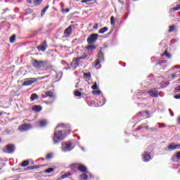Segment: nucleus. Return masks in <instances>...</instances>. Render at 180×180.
Listing matches in <instances>:
<instances>
[{
	"label": "nucleus",
	"instance_id": "obj_40",
	"mask_svg": "<svg viewBox=\"0 0 180 180\" xmlns=\"http://www.w3.org/2000/svg\"><path fill=\"white\" fill-rule=\"evenodd\" d=\"M92 94H93V95H101V91L100 90L93 91Z\"/></svg>",
	"mask_w": 180,
	"mask_h": 180
},
{
	"label": "nucleus",
	"instance_id": "obj_26",
	"mask_svg": "<svg viewBox=\"0 0 180 180\" xmlns=\"http://www.w3.org/2000/svg\"><path fill=\"white\" fill-rule=\"evenodd\" d=\"M164 56H165L168 58H171V55L169 54V53H168V51H165V53L161 54V57H164Z\"/></svg>",
	"mask_w": 180,
	"mask_h": 180
},
{
	"label": "nucleus",
	"instance_id": "obj_52",
	"mask_svg": "<svg viewBox=\"0 0 180 180\" xmlns=\"http://www.w3.org/2000/svg\"><path fill=\"white\" fill-rule=\"evenodd\" d=\"M159 127H160V128H161V127H165V124H164V123L159 124Z\"/></svg>",
	"mask_w": 180,
	"mask_h": 180
},
{
	"label": "nucleus",
	"instance_id": "obj_30",
	"mask_svg": "<svg viewBox=\"0 0 180 180\" xmlns=\"http://www.w3.org/2000/svg\"><path fill=\"white\" fill-rule=\"evenodd\" d=\"M25 15H29L30 13H33V9L28 8L25 10Z\"/></svg>",
	"mask_w": 180,
	"mask_h": 180
},
{
	"label": "nucleus",
	"instance_id": "obj_7",
	"mask_svg": "<svg viewBox=\"0 0 180 180\" xmlns=\"http://www.w3.org/2000/svg\"><path fill=\"white\" fill-rule=\"evenodd\" d=\"M32 129V124H23L18 127L19 131L23 132V131H27Z\"/></svg>",
	"mask_w": 180,
	"mask_h": 180
},
{
	"label": "nucleus",
	"instance_id": "obj_35",
	"mask_svg": "<svg viewBox=\"0 0 180 180\" xmlns=\"http://www.w3.org/2000/svg\"><path fill=\"white\" fill-rule=\"evenodd\" d=\"M101 61H102V60H99V59H96V60H95V62H94V67L95 68V67H98V65H99V64H101Z\"/></svg>",
	"mask_w": 180,
	"mask_h": 180
},
{
	"label": "nucleus",
	"instance_id": "obj_36",
	"mask_svg": "<svg viewBox=\"0 0 180 180\" xmlns=\"http://www.w3.org/2000/svg\"><path fill=\"white\" fill-rule=\"evenodd\" d=\"M74 95L75 96H81L82 95V93H81V91H79L78 90H76Z\"/></svg>",
	"mask_w": 180,
	"mask_h": 180
},
{
	"label": "nucleus",
	"instance_id": "obj_5",
	"mask_svg": "<svg viewBox=\"0 0 180 180\" xmlns=\"http://www.w3.org/2000/svg\"><path fill=\"white\" fill-rule=\"evenodd\" d=\"M15 150H16V148L13 144L6 145L4 148V153H6L7 154H13V153H15Z\"/></svg>",
	"mask_w": 180,
	"mask_h": 180
},
{
	"label": "nucleus",
	"instance_id": "obj_6",
	"mask_svg": "<svg viewBox=\"0 0 180 180\" xmlns=\"http://www.w3.org/2000/svg\"><path fill=\"white\" fill-rule=\"evenodd\" d=\"M34 82H37V78H27L22 83V86H29Z\"/></svg>",
	"mask_w": 180,
	"mask_h": 180
},
{
	"label": "nucleus",
	"instance_id": "obj_49",
	"mask_svg": "<svg viewBox=\"0 0 180 180\" xmlns=\"http://www.w3.org/2000/svg\"><path fill=\"white\" fill-rule=\"evenodd\" d=\"M176 123H177V124H179V126H180V115L176 119Z\"/></svg>",
	"mask_w": 180,
	"mask_h": 180
},
{
	"label": "nucleus",
	"instance_id": "obj_32",
	"mask_svg": "<svg viewBox=\"0 0 180 180\" xmlns=\"http://www.w3.org/2000/svg\"><path fill=\"white\" fill-rule=\"evenodd\" d=\"M175 28H176L175 25H170L169 27V30H168L169 33H172V32L175 30Z\"/></svg>",
	"mask_w": 180,
	"mask_h": 180
},
{
	"label": "nucleus",
	"instance_id": "obj_28",
	"mask_svg": "<svg viewBox=\"0 0 180 180\" xmlns=\"http://www.w3.org/2000/svg\"><path fill=\"white\" fill-rule=\"evenodd\" d=\"M53 157H54V154H53L52 153H49L46 155V160H51V158H53Z\"/></svg>",
	"mask_w": 180,
	"mask_h": 180
},
{
	"label": "nucleus",
	"instance_id": "obj_54",
	"mask_svg": "<svg viewBox=\"0 0 180 180\" xmlns=\"http://www.w3.org/2000/svg\"><path fill=\"white\" fill-rule=\"evenodd\" d=\"M145 113H146V115H150V112L148 111V110L145 111Z\"/></svg>",
	"mask_w": 180,
	"mask_h": 180
},
{
	"label": "nucleus",
	"instance_id": "obj_59",
	"mask_svg": "<svg viewBox=\"0 0 180 180\" xmlns=\"http://www.w3.org/2000/svg\"><path fill=\"white\" fill-rule=\"evenodd\" d=\"M23 122H26V120H24Z\"/></svg>",
	"mask_w": 180,
	"mask_h": 180
},
{
	"label": "nucleus",
	"instance_id": "obj_39",
	"mask_svg": "<svg viewBox=\"0 0 180 180\" xmlns=\"http://www.w3.org/2000/svg\"><path fill=\"white\" fill-rule=\"evenodd\" d=\"M61 12L62 13H68L70 12V8H66V9L63 8L61 10Z\"/></svg>",
	"mask_w": 180,
	"mask_h": 180
},
{
	"label": "nucleus",
	"instance_id": "obj_9",
	"mask_svg": "<svg viewBox=\"0 0 180 180\" xmlns=\"http://www.w3.org/2000/svg\"><path fill=\"white\" fill-rule=\"evenodd\" d=\"M65 37H70L72 34V25H70L63 32Z\"/></svg>",
	"mask_w": 180,
	"mask_h": 180
},
{
	"label": "nucleus",
	"instance_id": "obj_51",
	"mask_svg": "<svg viewBox=\"0 0 180 180\" xmlns=\"http://www.w3.org/2000/svg\"><path fill=\"white\" fill-rule=\"evenodd\" d=\"M174 99H180V94L179 95H175L174 96Z\"/></svg>",
	"mask_w": 180,
	"mask_h": 180
},
{
	"label": "nucleus",
	"instance_id": "obj_8",
	"mask_svg": "<svg viewBox=\"0 0 180 180\" xmlns=\"http://www.w3.org/2000/svg\"><path fill=\"white\" fill-rule=\"evenodd\" d=\"M143 160L145 162H148L150 160H153L151 155L148 152H143L142 154Z\"/></svg>",
	"mask_w": 180,
	"mask_h": 180
},
{
	"label": "nucleus",
	"instance_id": "obj_55",
	"mask_svg": "<svg viewBox=\"0 0 180 180\" xmlns=\"http://www.w3.org/2000/svg\"><path fill=\"white\" fill-rule=\"evenodd\" d=\"M4 115L3 112H0V116H2Z\"/></svg>",
	"mask_w": 180,
	"mask_h": 180
},
{
	"label": "nucleus",
	"instance_id": "obj_56",
	"mask_svg": "<svg viewBox=\"0 0 180 180\" xmlns=\"http://www.w3.org/2000/svg\"><path fill=\"white\" fill-rule=\"evenodd\" d=\"M134 2H136V1H139V0H132Z\"/></svg>",
	"mask_w": 180,
	"mask_h": 180
},
{
	"label": "nucleus",
	"instance_id": "obj_20",
	"mask_svg": "<svg viewBox=\"0 0 180 180\" xmlns=\"http://www.w3.org/2000/svg\"><path fill=\"white\" fill-rule=\"evenodd\" d=\"M41 165L38 166H29L27 167L26 171H30L32 169H37V168H41Z\"/></svg>",
	"mask_w": 180,
	"mask_h": 180
},
{
	"label": "nucleus",
	"instance_id": "obj_15",
	"mask_svg": "<svg viewBox=\"0 0 180 180\" xmlns=\"http://www.w3.org/2000/svg\"><path fill=\"white\" fill-rule=\"evenodd\" d=\"M43 108H41V105H35L32 107V110H34V112H41V110H42Z\"/></svg>",
	"mask_w": 180,
	"mask_h": 180
},
{
	"label": "nucleus",
	"instance_id": "obj_34",
	"mask_svg": "<svg viewBox=\"0 0 180 180\" xmlns=\"http://www.w3.org/2000/svg\"><path fill=\"white\" fill-rule=\"evenodd\" d=\"M41 2H43V0H35L34 1V4L36 6H39V5L41 4Z\"/></svg>",
	"mask_w": 180,
	"mask_h": 180
},
{
	"label": "nucleus",
	"instance_id": "obj_43",
	"mask_svg": "<svg viewBox=\"0 0 180 180\" xmlns=\"http://www.w3.org/2000/svg\"><path fill=\"white\" fill-rule=\"evenodd\" d=\"M98 89V84L95 82L93 86H91V89Z\"/></svg>",
	"mask_w": 180,
	"mask_h": 180
},
{
	"label": "nucleus",
	"instance_id": "obj_57",
	"mask_svg": "<svg viewBox=\"0 0 180 180\" xmlns=\"http://www.w3.org/2000/svg\"><path fill=\"white\" fill-rule=\"evenodd\" d=\"M112 31H111L109 34H110V33H112Z\"/></svg>",
	"mask_w": 180,
	"mask_h": 180
},
{
	"label": "nucleus",
	"instance_id": "obj_62",
	"mask_svg": "<svg viewBox=\"0 0 180 180\" xmlns=\"http://www.w3.org/2000/svg\"><path fill=\"white\" fill-rule=\"evenodd\" d=\"M179 2H180V0H179Z\"/></svg>",
	"mask_w": 180,
	"mask_h": 180
},
{
	"label": "nucleus",
	"instance_id": "obj_53",
	"mask_svg": "<svg viewBox=\"0 0 180 180\" xmlns=\"http://www.w3.org/2000/svg\"><path fill=\"white\" fill-rule=\"evenodd\" d=\"M32 0H27V4H32Z\"/></svg>",
	"mask_w": 180,
	"mask_h": 180
},
{
	"label": "nucleus",
	"instance_id": "obj_3",
	"mask_svg": "<svg viewBox=\"0 0 180 180\" xmlns=\"http://www.w3.org/2000/svg\"><path fill=\"white\" fill-rule=\"evenodd\" d=\"M88 55L86 53H83L80 57H77L73 59V64L75 65V68L79 66V64H82L84 62L82 60H86Z\"/></svg>",
	"mask_w": 180,
	"mask_h": 180
},
{
	"label": "nucleus",
	"instance_id": "obj_18",
	"mask_svg": "<svg viewBox=\"0 0 180 180\" xmlns=\"http://www.w3.org/2000/svg\"><path fill=\"white\" fill-rule=\"evenodd\" d=\"M97 57H98V60H100V61H103V60H105L103 57V53L102 51L98 52Z\"/></svg>",
	"mask_w": 180,
	"mask_h": 180
},
{
	"label": "nucleus",
	"instance_id": "obj_42",
	"mask_svg": "<svg viewBox=\"0 0 180 180\" xmlns=\"http://www.w3.org/2000/svg\"><path fill=\"white\" fill-rule=\"evenodd\" d=\"M84 77L86 78H91V72L84 73Z\"/></svg>",
	"mask_w": 180,
	"mask_h": 180
},
{
	"label": "nucleus",
	"instance_id": "obj_61",
	"mask_svg": "<svg viewBox=\"0 0 180 180\" xmlns=\"http://www.w3.org/2000/svg\"><path fill=\"white\" fill-rule=\"evenodd\" d=\"M95 1V2H96V0H94Z\"/></svg>",
	"mask_w": 180,
	"mask_h": 180
},
{
	"label": "nucleus",
	"instance_id": "obj_38",
	"mask_svg": "<svg viewBox=\"0 0 180 180\" xmlns=\"http://www.w3.org/2000/svg\"><path fill=\"white\" fill-rule=\"evenodd\" d=\"M46 78H49V75L37 77V81H41V79H46Z\"/></svg>",
	"mask_w": 180,
	"mask_h": 180
},
{
	"label": "nucleus",
	"instance_id": "obj_48",
	"mask_svg": "<svg viewBox=\"0 0 180 180\" xmlns=\"http://www.w3.org/2000/svg\"><path fill=\"white\" fill-rule=\"evenodd\" d=\"M58 127H64V124H59L56 127V130H57V129H58Z\"/></svg>",
	"mask_w": 180,
	"mask_h": 180
},
{
	"label": "nucleus",
	"instance_id": "obj_29",
	"mask_svg": "<svg viewBox=\"0 0 180 180\" xmlns=\"http://www.w3.org/2000/svg\"><path fill=\"white\" fill-rule=\"evenodd\" d=\"M44 172H46V174H51V172H54V168L51 167V168L46 169L44 170Z\"/></svg>",
	"mask_w": 180,
	"mask_h": 180
},
{
	"label": "nucleus",
	"instance_id": "obj_16",
	"mask_svg": "<svg viewBox=\"0 0 180 180\" xmlns=\"http://www.w3.org/2000/svg\"><path fill=\"white\" fill-rule=\"evenodd\" d=\"M38 125L39 127H46L47 126V120H41L39 122Z\"/></svg>",
	"mask_w": 180,
	"mask_h": 180
},
{
	"label": "nucleus",
	"instance_id": "obj_13",
	"mask_svg": "<svg viewBox=\"0 0 180 180\" xmlns=\"http://www.w3.org/2000/svg\"><path fill=\"white\" fill-rule=\"evenodd\" d=\"M63 148L66 150V151H71L72 150V142H66L65 146H63Z\"/></svg>",
	"mask_w": 180,
	"mask_h": 180
},
{
	"label": "nucleus",
	"instance_id": "obj_46",
	"mask_svg": "<svg viewBox=\"0 0 180 180\" xmlns=\"http://www.w3.org/2000/svg\"><path fill=\"white\" fill-rule=\"evenodd\" d=\"M179 9H180V6L173 8V11L174 12H176V11H179Z\"/></svg>",
	"mask_w": 180,
	"mask_h": 180
},
{
	"label": "nucleus",
	"instance_id": "obj_33",
	"mask_svg": "<svg viewBox=\"0 0 180 180\" xmlns=\"http://www.w3.org/2000/svg\"><path fill=\"white\" fill-rule=\"evenodd\" d=\"M15 40H16V35L13 34V35L10 37V43H15Z\"/></svg>",
	"mask_w": 180,
	"mask_h": 180
},
{
	"label": "nucleus",
	"instance_id": "obj_24",
	"mask_svg": "<svg viewBox=\"0 0 180 180\" xmlns=\"http://www.w3.org/2000/svg\"><path fill=\"white\" fill-rule=\"evenodd\" d=\"M45 94L46 96H49V98H54V93H53V91H47L45 93Z\"/></svg>",
	"mask_w": 180,
	"mask_h": 180
},
{
	"label": "nucleus",
	"instance_id": "obj_50",
	"mask_svg": "<svg viewBox=\"0 0 180 180\" xmlns=\"http://www.w3.org/2000/svg\"><path fill=\"white\" fill-rule=\"evenodd\" d=\"M175 92H180V85L178 87L175 88Z\"/></svg>",
	"mask_w": 180,
	"mask_h": 180
},
{
	"label": "nucleus",
	"instance_id": "obj_22",
	"mask_svg": "<svg viewBox=\"0 0 180 180\" xmlns=\"http://www.w3.org/2000/svg\"><path fill=\"white\" fill-rule=\"evenodd\" d=\"M80 180H87L88 174L83 173L79 176Z\"/></svg>",
	"mask_w": 180,
	"mask_h": 180
},
{
	"label": "nucleus",
	"instance_id": "obj_41",
	"mask_svg": "<svg viewBox=\"0 0 180 180\" xmlns=\"http://www.w3.org/2000/svg\"><path fill=\"white\" fill-rule=\"evenodd\" d=\"M92 1H95V0H82L81 3L82 4H88V2H92Z\"/></svg>",
	"mask_w": 180,
	"mask_h": 180
},
{
	"label": "nucleus",
	"instance_id": "obj_19",
	"mask_svg": "<svg viewBox=\"0 0 180 180\" xmlns=\"http://www.w3.org/2000/svg\"><path fill=\"white\" fill-rule=\"evenodd\" d=\"M108 30H109V28H108V27H103L98 30V33H100V34H103V33H105V32H108Z\"/></svg>",
	"mask_w": 180,
	"mask_h": 180
},
{
	"label": "nucleus",
	"instance_id": "obj_10",
	"mask_svg": "<svg viewBox=\"0 0 180 180\" xmlns=\"http://www.w3.org/2000/svg\"><path fill=\"white\" fill-rule=\"evenodd\" d=\"M148 95L150 96H152V98H158V91H157V89H152L150 91H148Z\"/></svg>",
	"mask_w": 180,
	"mask_h": 180
},
{
	"label": "nucleus",
	"instance_id": "obj_21",
	"mask_svg": "<svg viewBox=\"0 0 180 180\" xmlns=\"http://www.w3.org/2000/svg\"><path fill=\"white\" fill-rule=\"evenodd\" d=\"M37 98H39V96H37V94H32L30 96V101L31 102H33V101H36V99H37Z\"/></svg>",
	"mask_w": 180,
	"mask_h": 180
},
{
	"label": "nucleus",
	"instance_id": "obj_47",
	"mask_svg": "<svg viewBox=\"0 0 180 180\" xmlns=\"http://www.w3.org/2000/svg\"><path fill=\"white\" fill-rule=\"evenodd\" d=\"M98 23L94 24L93 29H95V30H98Z\"/></svg>",
	"mask_w": 180,
	"mask_h": 180
},
{
	"label": "nucleus",
	"instance_id": "obj_11",
	"mask_svg": "<svg viewBox=\"0 0 180 180\" xmlns=\"http://www.w3.org/2000/svg\"><path fill=\"white\" fill-rule=\"evenodd\" d=\"M39 51H44L47 49V41L44 40L42 44L37 46Z\"/></svg>",
	"mask_w": 180,
	"mask_h": 180
},
{
	"label": "nucleus",
	"instance_id": "obj_31",
	"mask_svg": "<svg viewBox=\"0 0 180 180\" xmlns=\"http://www.w3.org/2000/svg\"><path fill=\"white\" fill-rule=\"evenodd\" d=\"M30 162H29V160H25V161H23V162L20 164V165H21V167H27V165H29Z\"/></svg>",
	"mask_w": 180,
	"mask_h": 180
},
{
	"label": "nucleus",
	"instance_id": "obj_4",
	"mask_svg": "<svg viewBox=\"0 0 180 180\" xmlns=\"http://www.w3.org/2000/svg\"><path fill=\"white\" fill-rule=\"evenodd\" d=\"M98 37H99V34H98L97 33L91 34L87 38L86 41L89 44H94L96 43Z\"/></svg>",
	"mask_w": 180,
	"mask_h": 180
},
{
	"label": "nucleus",
	"instance_id": "obj_27",
	"mask_svg": "<svg viewBox=\"0 0 180 180\" xmlns=\"http://www.w3.org/2000/svg\"><path fill=\"white\" fill-rule=\"evenodd\" d=\"M5 133H6V134H12V133H13V129H12V128H6L5 129Z\"/></svg>",
	"mask_w": 180,
	"mask_h": 180
},
{
	"label": "nucleus",
	"instance_id": "obj_23",
	"mask_svg": "<svg viewBox=\"0 0 180 180\" xmlns=\"http://www.w3.org/2000/svg\"><path fill=\"white\" fill-rule=\"evenodd\" d=\"M50 8V6L47 5L41 12V16H44V15L47 12V10Z\"/></svg>",
	"mask_w": 180,
	"mask_h": 180
},
{
	"label": "nucleus",
	"instance_id": "obj_44",
	"mask_svg": "<svg viewBox=\"0 0 180 180\" xmlns=\"http://www.w3.org/2000/svg\"><path fill=\"white\" fill-rule=\"evenodd\" d=\"M172 78L174 79V78H179V75L175 73L172 75Z\"/></svg>",
	"mask_w": 180,
	"mask_h": 180
},
{
	"label": "nucleus",
	"instance_id": "obj_37",
	"mask_svg": "<svg viewBox=\"0 0 180 180\" xmlns=\"http://www.w3.org/2000/svg\"><path fill=\"white\" fill-rule=\"evenodd\" d=\"M110 23L111 25H115L116 21L115 20V16H111L110 17Z\"/></svg>",
	"mask_w": 180,
	"mask_h": 180
},
{
	"label": "nucleus",
	"instance_id": "obj_1",
	"mask_svg": "<svg viewBox=\"0 0 180 180\" xmlns=\"http://www.w3.org/2000/svg\"><path fill=\"white\" fill-rule=\"evenodd\" d=\"M31 63L32 67L37 69L47 68V70H49V68H51V67H53L49 65V61L47 60H37L36 59H32Z\"/></svg>",
	"mask_w": 180,
	"mask_h": 180
},
{
	"label": "nucleus",
	"instance_id": "obj_63",
	"mask_svg": "<svg viewBox=\"0 0 180 180\" xmlns=\"http://www.w3.org/2000/svg\"><path fill=\"white\" fill-rule=\"evenodd\" d=\"M0 171H1V168H0Z\"/></svg>",
	"mask_w": 180,
	"mask_h": 180
},
{
	"label": "nucleus",
	"instance_id": "obj_14",
	"mask_svg": "<svg viewBox=\"0 0 180 180\" xmlns=\"http://www.w3.org/2000/svg\"><path fill=\"white\" fill-rule=\"evenodd\" d=\"M97 47L98 45L90 44V45L86 46V50H88L89 51H94V50H96Z\"/></svg>",
	"mask_w": 180,
	"mask_h": 180
},
{
	"label": "nucleus",
	"instance_id": "obj_25",
	"mask_svg": "<svg viewBox=\"0 0 180 180\" xmlns=\"http://www.w3.org/2000/svg\"><path fill=\"white\" fill-rule=\"evenodd\" d=\"M68 176H71V173H65L60 177V179H65V178H68Z\"/></svg>",
	"mask_w": 180,
	"mask_h": 180
},
{
	"label": "nucleus",
	"instance_id": "obj_2",
	"mask_svg": "<svg viewBox=\"0 0 180 180\" xmlns=\"http://www.w3.org/2000/svg\"><path fill=\"white\" fill-rule=\"evenodd\" d=\"M64 140V135L63 134V130H55L53 136V141L54 144H58V143H61Z\"/></svg>",
	"mask_w": 180,
	"mask_h": 180
},
{
	"label": "nucleus",
	"instance_id": "obj_17",
	"mask_svg": "<svg viewBox=\"0 0 180 180\" xmlns=\"http://www.w3.org/2000/svg\"><path fill=\"white\" fill-rule=\"evenodd\" d=\"M77 169L80 172H86V171H87L86 167H85L83 165L78 166Z\"/></svg>",
	"mask_w": 180,
	"mask_h": 180
},
{
	"label": "nucleus",
	"instance_id": "obj_45",
	"mask_svg": "<svg viewBox=\"0 0 180 180\" xmlns=\"http://www.w3.org/2000/svg\"><path fill=\"white\" fill-rule=\"evenodd\" d=\"M176 158H177V160H180V151H178L176 154Z\"/></svg>",
	"mask_w": 180,
	"mask_h": 180
},
{
	"label": "nucleus",
	"instance_id": "obj_12",
	"mask_svg": "<svg viewBox=\"0 0 180 180\" xmlns=\"http://www.w3.org/2000/svg\"><path fill=\"white\" fill-rule=\"evenodd\" d=\"M167 148L172 151H174V150H180V144L174 145V143H172L167 146Z\"/></svg>",
	"mask_w": 180,
	"mask_h": 180
},
{
	"label": "nucleus",
	"instance_id": "obj_58",
	"mask_svg": "<svg viewBox=\"0 0 180 180\" xmlns=\"http://www.w3.org/2000/svg\"><path fill=\"white\" fill-rule=\"evenodd\" d=\"M72 64H74V63L72 62V63H71V65H72Z\"/></svg>",
	"mask_w": 180,
	"mask_h": 180
},
{
	"label": "nucleus",
	"instance_id": "obj_60",
	"mask_svg": "<svg viewBox=\"0 0 180 180\" xmlns=\"http://www.w3.org/2000/svg\"><path fill=\"white\" fill-rule=\"evenodd\" d=\"M176 67H179V65H177V66H176Z\"/></svg>",
	"mask_w": 180,
	"mask_h": 180
}]
</instances>
